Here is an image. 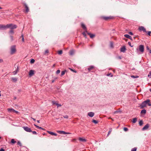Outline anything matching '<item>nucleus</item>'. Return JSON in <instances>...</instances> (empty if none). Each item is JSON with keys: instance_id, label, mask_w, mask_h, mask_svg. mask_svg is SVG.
Wrapping results in <instances>:
<instances>
[{"instance_id": "nucleus-14", "label": "nucleus", "mask_w": 151, "mask_h": 151, "mask_svg": "<svg viewBox=\"0 0 151 151\" xmlns=\"http://www.w3.org/2000/svg\"><path fill=\"white\" fill-rule=\"evenodd\" d=\"M88 115L91 117H93L94 115V113L93 112H89L88 113Z\"/></svg>"}, {"instance_id": "nucleus-27", "label": "nucleus", "mask_w": 151, "mask_h": 151, "mask_svg": "<svg viewBox=\"0 0 151 151\" xmlns=\"http://www.w3.org/2000/svg\"><path fill=\"white\" fill-rule=\"evenodd\" d=\"M16 142L15 141V140L14 139H11V142L12 143L14 144H15V143H16Z\"/></svg>"}, {"instance_id": "nucleus-4", "label": "nucleus", "mask_w": 151, "mask_h": 151, "mask_svg": "<svg viewBox=\"0 0 151 151\" xmlns=\"http://www.w3.org/2000/svg\"><path fill=\"white\" fill-rule=\"evenodd\" d=\"M10 25H5L3 24H0V29H5L9 27Z\"/></svg>"}, {"instance_id": "nucleus-10", "label": "nucleus", "mask_w": 151, "mask_h": 151, "mask_svg": "<svg viewBox=\"0 0 151 151\" xmlns=\"http://www.w3.org/2000/svg\"><path fill=\"white\" fill-rule=\"evenodd\" d=\"M81 26L83 29L85 30V32L86 33H87V28L85 25L82 23H81Z\"/></svg>"}, {"instance_id": "nucleus-60", "label": "nucleus", "mask_w": 151, "mask_h": 151, "mask_svg": "<svg viewBox=\"0 0 151 151\" xmlns=\"http://www.w3.org/2000/svg\"><path fill=\"white\" fill-rule=\"evenodd\" d=\"M76 140V139H72L71 141H72L73 142V141H75Z\"/></svg>"}, {"instance_id": "nucleus-62", "label": "nucleus", "mask_w": 151, "mask_h": 151, "mask_svg": "<svg viewBox=\"0 0 151 151\" xmlns=\"http://www.w3.org/2000/svg\"><path fill=\"white\" fill-rule=\"evenodd\" d=\"M55 81V80H52V83H53Z\"/></svg>"}, {"instance_id": "nucleus-52", "label": "nucleus", "mask_w": 151, "mask_h": 151, "mask_svg": "<svg viewBox=\"0 0 151 151\" xmlns=\"http://www.w3.org/2000/svg\"><path fill=\"white\" fill-rule=\"evenodd\" d=\"M3 62V60L2 59H0V63Z\"/></svg>"}, {"instance_id": "nucleus-7", "label": "nucleus", "mask_w": 151, "mask_h": 151, "mask_svg": "<svg viewBox=\"0 0 151 151\" xmlns=\"http://www.w3.org/2000/svg\"><path fill=\"white\" fill-rule=\"evenodd\" d=\"M7 25H10L9 27H8V28H10L12 29H16L17 28V25H14L12 24H7Z\"/></svg>"}, {"instance_id": "nucleus-41", "label": "nucleus", "mask_w": 151, "mask_h": 151, "mask_svg": "<svg viewBox=\"0 0 151 151\" xmlns=\"http://www.w3.org/2000/svg\"><path fill=\"white\" fill-rule=\"evenodd\" d=\"M32 132V134H37V133L36 131H33L31 132Z\"/></svg>"}, {"instance_id": "nucleus-8", "label": "nucleus", "mask_w": 151, "mask_h": 151, "mask_svg": "<svg viewBox=\"0 0 151 151\" xmlns=\"http://www.w3.org/2000/svg\"><path fill=\"white\" fill-rule=\"evenodd\" d=\"M57 132L60 134H71V133L69 132H65L63 131H57Z\"/></svg>"}, {"instance_id": "nucleus-45", "label": "nucleus", "mask_w": 151, "mask_h": 151, "mask_svg": "<svg viewBox=\"0 0 151 151\" xmlns=\"http://www.w3.org/2000/svg\"><path fill=\"white\" fill-rule=\"evenodd\" d=\"M56 105L57 106V108H58V107L61 106V105L60 104H58V103L56 104Z\"/></svg>"}, {"instance_id": "nucleus-50", "label": "nucleus", "mask_w": 151, "mask_h": 151, "mask_svg": "<svg viewBox=\"0 0 151 151\" xmlns=\"http://www.w3.org/2000/svg\"><path fill=\"white\" fill-rule=\"evenodd\" d=\"M151 33V31H149L148 32V33H147V35H149V36H150V34Z\"/></svg>"}, {"instance_id": "nucleus-44", "label": "nucleus", "mask_w": 151, "mask_h": 151, "mask_svg": "<svg viewBox=\"0 0 151 151\" xmlns=\"http://www.w3.org/2000/svg\"><path fill=\"white\" fill-rule=\"evenodd\" d=\"M9 32L10 33L12 34H13L14 33V31L12 30H10Z\"/></svg>"}, {"instance_id": "nucleus-43", "label": "nucleus", "mask_w": 151, "mask_h": 151, "mask_svg": "<svg viewBox=\"0 0 151 151\" xmlns=\"http://www.w3.org/2000/svg\"><path fill=\"white\" fill-rule=\"evenodd\" d=\"M17 70H16L15 71L13 72V73L14 75H15L17 73Z\"/></svg>"}, {"instance_id": "nucleus-56", "label": "nucleus", "mask_w": 151, "mask_h": 151, "mask_svg": "<svg viewBox=\"0 0 151 151\" xmlns=\"http://www.w3.org/2000/svg\"><path fill=\"white\" fill-rule=\"evenodd\" d=\"M0 151H5V150L3 148H1L0 149Z\"/></svg>"}, {"instance_id": "nucleus-17", "label": "nucleus", "mask_w": 151, "mask_h": 151, "mask_svg": "<svg viewBox=\"0 0 151 151\" xmlns=\"http://www.w3.org/2000/svg\"><path fill=\"white\" fill-rule=\"evenodd\" d=\"M124 36L126 38L129 39L131 40H132V38L131 36L127 34H125L124 35Z\"/></svg>"}, {"instance_id": "nucleus-39", "label": "nucleus", "mask_w": 151, "mask_h": 151, "mask_svg": "<svg viewBox=\"0 0 151 151\" xmlns=\"http://www.w3.org/2000/svg\"><path fill=\"white\" fill-rule=\"evenodd\" d=\"M86 32L85 31V32H84L82 34L84 36V37H86Z\"/></svg>"}, {"instance_id": "nucleus-21", "label": "nucleus", "mask_w": 151, "mask_h": 151, "mask_svg": "<svg viewBox=\"0 0 151 151\" xmlns=\"http://www.w3.org/2000/svg\"><path fill=\"white\" fill-rule=\"evenodd\" d=\"M146 111L145 109L142 110L141 112V114H145L146 113Z\"/></svg>"}, {"instance_id": "nucleus-11", "label": "nucleus", "mask_w": 151, "mask_h": 151, "mask_svg": "<svg viewBox=\"0 0 151 151\" xmlns=\"http://www.w3.org/2000/svg\"><path fill=\"white\" fill-rule=\"evenodd\" d=\"M34 71L33 70H30L29 72V75L30 77L32 76L35 74Z\"/></svg>"}, {"instance_id": "nucleus-61", "label": "nucleus", "mask_w": 151, "mask_h": 151, "mask_svg": "<svg viewBox=\"0 0 151 151\" xmlns=\"http://www.w3.org/2000/svg\"><path fill=\"white\" fill-rule=\"evenodd\" d=\"M146 48H147V50H150V49H149V47H148V46H147V47H146Z\"/></svg>"}, {"instance_id": "nucleus-57", "label": "nucleus", "mask_w": 151, "mask_h": 151, "mask_svg": "<svg viewBox=\"0 0 151 151\" xmlns=\"http://www.w3.org/2000/svg\"><path fill=\"white\" fill-rule=\"evenodd\" d=\"M22 40L23 42H24V37H23L22 38Z\"/></svg>"}, {"instance_id": "nucleus-55", "label": "nucleus", "mask_w": 151, "mask_h": 151, "mask_svg": "<svg viewBox=\"0 0 151 151\" xmlns=\"http://www.w3.org/2000/svg\"><path fill=\"white\" fill-rule=\"evenodd\" d=\"M39 129H42V130H45V129H44V128H42L41 127H40V128H39Z\"/></svg>"}, {"instance_id": "nucleus-42", "label": "nucleus", "mask_w": 151, "mask_h": 151, "mask_svg": "<svg viewBox=\"0 0 151 151\" xmlns=\"http://www.w3.org/2000/svg\"><path fill=\"white\" fill-rule=\"evenodd\" d=\"M65 118L68 119V116L67 115H65L63 116Z\"/></svg>"}, {"instance_id": "nucleus-30", "label": "nucleus", "mask_w": 151, "mask_h": 151, "mask_svg": "<svg viewBox=\"0 0 151 151\" xmlns=\"http://www.w3.org/2000/svg\"><path fill=\"white\" fill-rule=\"evenodd\" d=\"M143 124V122L142 120H140L139 122V124L140 126H141Z\"/></svg>"}, {"instance_id": "nucleus-20", "label": "nucleus", "mask_w": 151, "mask_h": 151, "mask_svg": "<svg viewBox=\"0 0 151 151\" xmlns=\"http://www.w3.org/2000/svg\"><path fill=\"white\" fill-rule=\"evenodd\" d=\"M7 110L9 112H13L14 109L12 108H8Z\"/></svg>"}, {"instance_id": "nucleus-53", "label": "nucleus", "mask_w": 151, "mask_h": 151, "mask_svg": "<svg viewBox=\"0 0 151 151\" xmlns=\"http://www.w3.org/2000/svg\"><path fill=\"white\" fill-rule=\"evenodd\" d=\"M10 38H11V40H12H12H13V36H10Z\"/></svg>"}, {"instance_id": "nucleus-63", "label": "nucleus", "mask_w": 151, "mask_h": 151, "mask_svg": "<svg viewBox=\"0 0 151 151\" xmlns=\"http://www.w3.org/2000/svg\"><path fill=\"white\" fill-rule=\"evenodd\" d=\"M37 122L38 123H40V121L39 120H37Z\"/></svg>"}, {"instance_id": "nucleus-58", "label": "nucleus", "mask_w": 151, "mask_h": 151, "mask_svg": "<svg viewBox=\"0 0 151 151\" xmlns=\"http://www.w3.org/2000/svg\"><path fill=\"white\" fill-rule=\"evenodd\" d=\"M111 73H109L107 75V76H110V75H111Z\"/></svg>"}, {"instance_id": "nucleus-15", "label": "nucleus", "mask_w": 151, "mask_h": 151, "mask_svg": "<svg viewBox=\"0 0 151 151\" xmlns=\"http://www.w3.org/2000/svg\"><path fill=\"white\" fill-rule=\"evenodd\" d=\"M79 141L83 142H85L86 141V140L85 139L81 137L79 138Z\"/></svg>"}, {"instance_id": "nucleus-37", "label": "nucleus", "mask_w": 151, "mask_h": 151, "mask_svg": "<svg viewBox=\"0 0 151 151\" xmlns=\"http://www.w3.org/2000/svg\"><path fill=\"white\" fill-rule=\"evenodd\" d=\"M148 77L151 78V72H150L148 75Z\"/></svg>"}, {"instance_id": "nucleus-22", "label": "nucleus", "mask_w": 151, "mask_h": 151, "mask_svg": "<svg viewBox=\"0 0 151 151\" xmlns=\"http://www.w3.org/2000/svg\"><path fill=\"white\" fill-rule=\"evenodd\" d=\"M87 34L88 35H90V37L91 38H93L95 36V35H94L93 34H92L89 33H87Z\"/></svg>"}, {"instance_id": "nucleus-59", "label": "nucleus", "mask_w": 151, "mask_h": 151, "mask_svg": "<svg viewBox=\"0 0 151 151\" xmlns=\"http://www.w3.org/2000/svg\"><path fill=\"white\" fill-rule=\"evenodd\" d=\"M31 118L34 121H36V119H34L33 118H32V117H31Z\"/></svg>"}, {"instance_id": "nucleus-23", "label": "nucleus", "mask_w": 151, "mask_h": 151, "mask_svg": "<svg viewBox=\"0 0 151 151\" xmlns=\"http://www.w3.org/2000/svg\"><path fill=\"white\" fill-rule=\"evenodd\" d=\"M137 121V118H134L133 119L132 122L133 123H135Z\"/></svg>"}, {"instance_id": "nucleus-32", "label": "nucleus", "mask_w": 151, "mask_h": 151, "mask_svg": "<svg viewBox=\"0 0 151 151\" xmlns=\"http://www.w3.org/2000/svg\"><path fill=\"white\" fill-rule=\"evenodd\" d=\"M137 148L136 147L133 148L131 150V151H136L137 150Z\"/></svg>"}, {"instance_id": "nucleus-12", "label": "nucleus", "mask_w": 151, "mask_h": 151, "mask_svg": "<svg viewBox=\"0 0 151 151\" xmlns=\"http://www.w3.org/2000/svg\"><path fill=\"white\" fill-rule=\"evenodd\" d=\"M47 132L49 134H50L52 135H54L55 136H57V134L53 132H51L50 131H47Z\"/></svg>"}, {"instance_id": "nucleus-47", "label": "nucleus", "mask_w": 151, "mask_h": 151, "mask_svg": "<svg viewBox=\"0 0 151 151\" xmlns=\"http://www.w3.org/2000/svg\"><path fill=\"white\" fill-rule=\"evenodd\" d=\"M110 46L111 47H113V43L112 42H111L110 43Z\"/></svg>"}, {"instance_id": "nucleus-2", "label": "nucleus", "mask_w": 151, "mask_h": 151, "mask_svg": "<svg viewBox=\"0 0 151 151\" xmlns=\"http://www.w3.org/2000/svg\"><path fill=\"white\" fill-rule=\"evenodd\" d=\"M144 46L143 45H140L139 47V48L136 49V52L138 54H140L139 52V51L141 52V53H143L144 52Z\"/></svg>"}, {"instance_id": "nucleus-38", "label": "nucleus", "mask_w": 151, "mask_h": 151, "mask_svg": "<svg viewBox=\"0 0 151 151\" xmlns=\"http://www.w3.org/2000/svg\"><path fill=\"white\" fill-rule=\"evenodd\" d=\"M128 45H129V46H130V47H133V45H132L131 43L130 42H128Z\"/></svg>"}, {"instance_id": "nucleus-1", "label": "nucleus", "mask_w": 151, "mask_h": 151, "mask_svg": "<svg viewBox=\"0 0 151 151\" xmlns=\"http://www.w3.org/2000/svg\"><path fill=\"white\" fill-rule=\"evenodd\" d=\"M147 105L149 106H151V103L150 102V100L147 99L142 102L140 105V108L143 109L144 107H145Z\"/></svg>"}, {"instance_id": "nucleus-24", "label": "nucleus", "mask_w": 151, "mask_h": 151, "mask_svg": "<svg viewBox=\"0 0 151 151\" xmlns=\"http://www.w3.org/2000/svg\"><path fill=\"white\" fill-rule=\"evenodd\" d=\"M12 80L14 82H16L17 81V78H12Z\"/></svg>"}, {"instance_id": "nucleus-18", "label": "nucleus", "mask_w": 151, "mask_h": 151, "mask_svg": "<svg viewBox=\"0 0 151 151\" xmlns=\"http://www.w3.org/2000/svg\"><path fill=\"white\" fill-rule=\"evenodd\" d=\"M126 50V49L125 47H123L121 48L120 51L122 52H124Z\"/></svg>"}, {"instance_id": "nucleus-6", "label": "nucleus", "mask_w": 151, "mask_h": 151, "mask_svg": "<svg viewBox=\"0 0 151 151\" xmlns=\"http://www.w3.org/2000/svg\"><path fill=\"white\" fill-rule=\"evenodd\" d=\"M101 18L107 21L109 19H113V17H112L109 16V17H105V16H102L101 17Z\"/></svg>"}, {"instance_id": "nucleus-33", "label": "nucleus", "mask_w": 151, "mask_h": 151, "mask_svg": "<svg viewBox=\"0 0 151 151\" xmlns=\"http://www.w3.org/2000/svg\"><path fill=\"white\" fill-rule=\"evenodd\" d=\"M124 130L125 132H127L128 130V129L127 127H124Z\"/></svg>"}, {"instance_id": "nucleus-5", "label": "nucleus", "mask_w": 151, "mask_h": 151, "mask_svg": "<svg viewBox=\"0 0 151 151\" xmlns=\"http://www.w3.org/2000/svg\"><path fill=\"white\" fill-rule=\"evenodd\" d=\"M23 128L27 132H32L31 128L28 127L24 126L23 127Z\"/></svg>"}, {"instance_id": "nucleus-26", "label": "nucleus", "mask_w": 151, "mask_h": 151, "mask_svg": "<svg viewBox=\"0 0 151 151\" xmlns=\"http://www.w3.org/2000/svg\"><path fill=\"white\" fill-rule=\"evenodd\" d=\"M112 128H111L109 129V130L108 132V134L107 135V136H109V135L111 133V132L112 131Z\"/></svg>"}, {"instance_id": "nucleus-36", "label": "nucleus", "mask_w": 151, "mask_h": 151, "mask_svg": "<svg viewBox=\"0 0 151 151\" xmlns=\"http://www.w3.org/2000/svg\"><path fill=\"white\" fill-rule=\"evenodd\" d=\"M35 61V60L34 59H32L31 60L30 63H34Z\"/></svg>"}, {"instance_id": "nucleus-9", "label": "nucleus", "mask_w": 151, "mask_h": 151, "mask_svg": "<svg viewBox=\"0 0 151 151\" xmlns=\"http://www.w3.org/2000/svg\"><path fill=\"white\" fill-rule=\"evenodd\" d=\"M139 29L140 31H143L144 32H147L146 29L144 27L142 26L140 27L139 28Z\"/></svg>"}, {"instance_id": "nucleus-49", "label": "nucleus", "mask_w": 151, "mask_h": 151, "mask_svg": "<svg viewBox=\"0 0 151 151\" xmlns=\"http://www.w3.org/2000/svg\"><path fill=\"white\" fill-rule=\"evenodd\" d=\"M49 52V51L47 50H46L45 51V54L46 53H47Z\"/></svg>"}, {"instance_id": "nucleus-46", "label": "nucleus", "mask_w": 151, "mask_h": 151, "mask_svg": "<svg viewBox=\"0 0 151 151\" xmlns=\"http://www.w3.org/2000/svg\"><path fill=\"white\" fill-rule=\"evenodd\" d=\"M60 72V70H58L56 71V73L57 74H58Z\"/></svg>"}, {"instance_id": "nucleus-54", "label": "nucleus", "mask_w": 151, "mask_h": 151, "mask_svg": "<svg viewBox=\"0 0 151 151\" xmlns=\"http://www.w3.org/2000/svg\"><path fill=\"white\" fill-rule=\"evenodd\" d=\"M129 34L131 35H133V33L132 32H129Z\"/></svg>"}, {"instance_id": "nucleus-13", "label": "nucleus", "mask_w": 151, "mask_h": 151, "mask_svg": "<svg viewBox=\"0 0 151 151\" xmlns=\"http://www.w3.org/2000/svg\"><path fill=\"white\" fill-rule=\"evenodd\" d=\"M149 127L148 124H147L142 129L143 130H145L147 129Z\"/></svg>"}, {"instance_id": "nucleus-40", "label": "nucleus", "mask_w": 151, "mask_h": 151, "mask_svg": "<svg viewBox=\"0 0 151 151\" xmlns=\"http://www.w3.org/2000/svg\"><path fill=\"white\" fill-rule=\"evenodd\" d=\"M52 103L53 104H55L56 105V104H57L58 103H56V101H52Z\"/></svg>"}, {"instance_id": "nucleus-51", "label": "nucleus", "mask_w": 151, "mask_h": 151, "mask_svg": "<svg viewBox=\"0 0 151 151\" xmlns=\"http://www.w3.org/2000/svg\"><path fill=\"white\" fill-rule=\"evenodd\" d=\"M13 112H15V113H16V114H18L19 113L18 111H16L15 110H14L13 111Z\"/></svg>"}, {"instance_id": "nucleus-25", "label": "nucleus", "mask_w": 151, "mask_h": 151, "mask_svg": "<svg viewBox=\"0 0 151 151\" xmlns=\"http://www.w3.org/2000/svg\"><path fill=\"white\" fill-rule=\"evenodd\" d=\"M66 71L65 70L62 71L61 73V76H62L64 75Z\"/></svg>"}, {"instance_id": "nucleus-16", "label": "nucleus", "mask_w": 151, "mask_h": 151, "mask_svg": "<svg viewBox=\"0 0 151 151\" xmlns=\"http://www.w3.org/2000/svg\"><path fill=\"white\" fill-rule=\"evenodd\" d=\"M24 5L26 9V12L27 13L29 11V8L26 4H24Z\"/></svg>"}, {"instance_id": "nucleus-35", "label": "nucleus", "mask_w": 151, "mask_h": 151, "mask_svg": "<svg viewBox=\"0 0 151 151\" xmlns=\"http://www.w3.org/2000/svg\"><path fill=\"white\" fill-rule=\"evenodd\" d=\"M17 144L18 145H19V146H22V144L19 141H18L17 143Z\"/></svg>"}, {"instance_id": "nucleus-48", "label": "nucleus", "mask_w": 151, "mask_h": 151, "mask_svg": "<svg viewBox=\"0 0 151 151\" xmlns=\"http://www.w3.org/2000/svg\"><path fill=\"white\" fill-rule=\"evenodd\" d=\"M34 125L37 128L39 129L40 127H39V126L37 125H36L35 124H34Z\"/></svg>"}, {"instance_id": "nucleus-64", "label": "nucleus", "mask_w": 151, "mask_h": 151, "mask_svg": "<svg viewBox=\"0 0 151 151\" xmlns=\"http://www.w3.org/2000/svg\"><path fill=\"white\" fill-rule=\"evenodd\" d=\"M72 70V71H73V72H75V73H76V71H75V70Z\"/></svg>"}, {"instance_id": "nucleus-31", "label": "nucleus", "mask_w": 151, "mask_h": 151, "mask_svg": "<svg viewBox=\"0 0 151 151\" xmlns=\"http://www.w3.org/2000/svg\"><path fill=\"white\" fill-rule=\"evenodd\" d=\"M63 53V51L62 50H59L58 51V53L59 55H61Z\"/></svg>"}, {"instance_id": "nucleus-3", "label": "nucleus", "mask_w": 151, "mask_h": 151, "mask_svg": "<svg viewBox=\"0 0 151 151\" xmlns=\"http://www.w3.org/2000/svg\"><path fill=\"white\" fill-rule=\"evenodd\" d=\"M16 52V46L15 45L12 46L10 47V53L13 55Z\"/></svg>"}, {"instance_id": "nucleus-34", "label": "nucleus", "mask_w": 151, "mask_h": 151, "mask_svg": "<svg viewBox=\"0 0 151 151\" xmlns=\"http://www.w3.org/2000/svg\"><path fill=\"white\" fill-rule=\"evenodd\" d=\"M92 122H93V123H94L95 124H96L98 123L97 121L94 120H93Z\"/></svg>"}, {"instance_id": "nucleus-19", "label": "nucleus", "mask_w": 151, "mask_h": 151, "mask_svg": "<svg viewBox=\"0 0 151 151\" xmlns=\"http://www.w3.org/2000/svg\"><path fill=\"white\" fill-rule=\"evenodd\" d=\"M94 68V66H93L91 65L88 68V69L89 71H90L92 70Z\"/></svg>"}, {"instance_id": "nucleus-29", "label": "nucleus", "mask_w": 151, "mask_h": 151, "mask_svg": "<svg viewBox=\"0 0 151 151\" xmlns=\"http://www.w3.org/2000/svg\"><path fill=\"white\" fill-rule=\"evenodd\" d=\"M74 53V51L73 50H71L70 52V55H72Z\"/></svg>"}, {"instance_id": "nucleus-28", "label": "nucleus", "mask_w": 151, "mask_h": 151, "mask_svg": "<svg viewBox=\"0 0 151 151\" xmlns=\"http://www.w3.org/2000/svg\"><path fill=\"white\" fill-rule=\"evenodd\" d=\"M131 77L133 78H138L139 76H131Z\"/></svg>"}]
</instances>
